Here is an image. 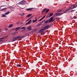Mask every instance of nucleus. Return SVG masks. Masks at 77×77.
<instances>
[{
  "mask_svg": "<svg viewBox=\"0 0 77 77\" xmlns=\"http://www.w3.org/2000/svg\"><path fill=\"white\" fill-rule=\"evenodd\" d=\"M24 38V36H22L20 37V36H18L15 37L14 38L12 39V41H16L17 39H18V38H20V39H22Z\"/></svg>",
  "mask_w": 77,
  "mask_h": 77,
  "instance_id": "f257e3e1",
  "label": "nucleus"
},
{
  "mask_svg": "<svg viewBox=\"0 0 77 77\" xmlns=\"http://www.w3.org/2000/svg\"><path fill=\"white\" fill-rule=\"evenodd\" d=\"M72 6L74 7H73L72 8H71V7H69L68 9H67V11H70L71 9H74V8H77V5H76V4H75L73 5H72Z\"/></svg>",
  "mask_w": 77,
  "mask_h": 77,
  "instance_id": "f03ea898",
  "label": "nucleus"
},
{
  "mask_svg": "<svg viewBox=\"0 0 77 77\" xmlns=\"http://www.w3.org/2000/svg\"><path fill=\"white\" fill-rule=\"evenodd\" d=\"M25 3H26V1L23 0L20 2L19 3H18V5H24Z\"/></svg>",
  "mask_w": 77,
  "mask_h": 77,
  "instance_id": "7ed1b4c3",
  "label": "nucleus"
},
{
  "mask_svg": "<svg viewBox=\"0 0 77 77\" xmlns=\"http://www.w3.org/2000/svg\"><path fill=\"white\" fill-rule=\"evenodd\" d=\"M50 27V26L48 25L46 26H45L44 27H43V30H45L46 29H48Z\"/></svg>",
  "mask_w": 77,
  "mask_h": 77,
  "instance_id": "20e7f679",
  "label": "nucleus"
},
{
  "mask_svg": "<svg viewBox=\"0 0 77 77\" xmlns=\"http://www.w3.org/2000/svg\"><path fill=\"white\" fill-rule=\"evenodd\" d=\"M63 14V13H57L56 14V15L57 16H59V15H62Z\"/></svg>",
  "mask_w": 77,
  "mask_h": 77,
  "instance_id": "39448f33",
  "label": "nucleus"
},
{
  "mask_svg": "<svg viewBox=\"0 0 77 77\" xmlns=\"http://www.w3.org/2000/svg\"><path fill=\"white\" fill-rule=\"evenodd\" d=\"M27 29H28V30H32V26H29L27 28Z\"/></svg>",
  "mask_w": 77,
  "mask_h": 77,
  "instance_id": "423d86ee",
  "label": "nucleus"
},
{
  "mask_svg": "<svg viewBox=\"0 0 77 77\" xmlns=\"http://www.w3.org/2000/svg\"><path fill=\"white\" fill-rule=\"evenodd\" d=\"M32 22V20H30L27 23H26V25H27V24H30Z\"/></svg>",
  "mask_w": 77,
  "mask_h": 77,
  "instance_id": "0eeeda50",
  "label": "nucleus"
},
{
  "mask_svg": "<svg viewBox=\"0 0 77 77\" xmlns=\"http://www.w3.org/2000/svg\"><path fill=\"white\" fill-rule=\"evenodd\" d=\"M53 17H51L50 18V20H49V22H50L51 21H53Z\"/></svg>",
  "mask_w": 77,
  "mask_h": 77,
  "instance_id": "6e6552de",
  "label": "nucleus"
},
{
  "mask_svg": "<svg viewBox=\"0 0 77 77\" xmlns=\"http://www.w3.org/2000/svg\"><path fill=\"white\" fill-rule=\"evenodd\" d=\"M44 28H43L42 29H41L38 32L39 33H41L42 32H44Z\"/></svg>",
  "mask_w": 77,
  "mask_h": 77,
  "instance_id": "1a4fd4ad",
  "label": "nucleus"
},
{
  "mask_svg": "<svg viewBox=\"0 0 77 77\" xmlns=\"http://www.w3.org/2000/svg\"><path fill=\"white\" fill-rule=\"evenodd\" d=\"M32 9H33V8H27L26 10L27 11H31V10H32Z\"/></svg>",
  "mask_w": 77,
  "mask_h": 77,
  "instance_id": "9d476101",
  "label": "nucleus"
},
{
  "mask_svg": "<svg viewBox=\"0 0 77 77\" xmlns=\"http://www.w3.org/2000/svg\"><path fill=\"white\" fill-rule=\"evenodd\" d=\"M49 14L50 15H49V17H51V16H53V13H50V14H48V15Z\"/></svg>",
  "mask_w": 77,
  "mask_h": 77,
  "instance_id": "9b49d317",
  "label": "nucleus"
},
{
  "mask_svg": "<svg viewBox=\"0 0 77 77\" xmlns=\"http://www.w3.org/2000/svg\"><path fill=\"white\" fill-rule=\"evenodd\" d=\"M2 17H6V15L5 14H3L1 16Z\"/></svg>",
  "mask_w": 77,
  "mask_h": 77,
  "instance_id": "f8f14e48",
  "label": "nucleus"
},
{
  "mask_svg": "<svg viewBox=\"0 0 77 77\" xmlns=\"http://www.w3.org/2000/svg\"><path fill=\"white\" fill-rule=\"evenodd\" d=\"M13 26V24H10L9 25L8 27H9V28H11V27H12Z\"/></svg>",
  "mask_w": 77,
  "mask_h": 77,
  "instance_id": "ddd939ff",
  "label": "nucleus"
},
{
  "mask_svg": "<svg viewBox=\"0 0 77 77\" xmlns=\"http://www.w3.org/2000/svg\"><path fill=\"white\" fill-rule=\"evenodd\" d=\"M49 20H47L45 22V24H47V23H49Z\"/></svg>",
  "mask_w": 77,
  "mask_h": 77,
  "instance_id": "4468645a",
  "label": "nucleus"
},
{
  "mask_svg": "<svg viewBox=\"0 0 77 77\" xmlns=\"http://www.w3.org/2000/svg\"><path fill=\"white\" fill-rule=\"evenodd\" d=\"M7 9V8H3L2 9H1V11H5V9Z\"/></svg>",
  "mask_w": 77,
  "mask_h": 77,
  "instance_id": "2eb2a0df",
  "label": "nucleus"
},
{
  "mask_svg": "<svg viewBox=\"0 0 77 77\" xmlns=\"http://www.w3.org/2000/svg\"><path fill=\"white\" fill-rule=\"evenodd\" d=\"M46 9H47V8H45L44 10H43L42 14H43V13L44 12H45V11H46Z\"/></svg>",
  "mask_w": 77,
  "mask_h": 77,
  "instance_id": "dca6fc26",
  "label": "nucleus"
},
{
  "mask_svg": "<svg viewBox=\"0 0 77 77\" xmlns=\"http://www.w3.org/2000/svg\"><path fill=\"white\" fill-rule=\"evenodd\" d=\"M37 20L36 19V20H32V23H35V22H36L37 21Z\"/></svg>",
  "mask_w": 77,
  "mask_h": 77,
  "instance_id": "f3484780",
  "label": "nucleus"
},
{
  "mask_svg": "<svg viewBox=\"0 0 77 77\" xmlns=\"http://www.w3.org/2000/svg\"><path fill=\"white\" fill-rule=\"evenodd\" d=\"M20 28V27H18L16 28V30H18Z\"/></svg>",
  "mask_w": 77,
  "mask_h": 77,
  "instance_id": "a211bd4d",
  "label": "nucleus"
},
{
  "mask_svg": "<svg viewBox=\"0 0 77 77\" xmlns=\"http://www.w3.org/2000/svg\"><path fill=\"white\" fill-rule=\"evenodd\" d=\"M9 13V11H7L6 13H5V15H8V14Z\"/></svg>",
  "mask_w": 77,
  "mask_h": 77,
  "instance_id": "6ab92c4d",
  "label": "nucleus"
},
{
  "mask_svg": "<svg viewBox=\"0 0 77 77\" xmlns=\"http://www.w3.org/2000/svg\"><path fill=\"white\" fill-rule=\"evenodd\" d=\"M48 11H49V9L47 10L45 12L46 14H47V13H48Z\"/></svg>",
  "mask_w": 77,
  "mask_h": 77,
  "instance_id": "aec40b11",
  "label": "nucleus"
},
{
  "mask_svg": "<svg viewBox=\"0 0 77 77\" xmlns=\"http://www.w3.org/2000/svg\"><path fill=\"white\" fill-rule=\"evenodd\" d=\"M25 28V27H23L21 29H24V30H26Z\"/></svg>",
  "mask_w": 77,
  "mask_h": 77,
  "instance_id": "412c9836",
  "label": "nucleus"
},
{
  "mask_svg": "<svg viewBox=\"0 0 77 77\" xmlns=\"http://www.w3.org/2000/svg\"><path fill=\"white\" fill-rule=\"evenodd\" d=\"M32 14H29L27 16V17H30V16H31V15H32Z\"/></svg>",
  "mask_w": 77,
  "mask_h": 77,
  "instance_id": "4be33fe9",
  "label": "nucleus"
},
{
  "mask_svg": "<svg viewBox=\"0 0 77 77\" xmlns=\"http://www.w3.org/2000/svg\"><path fill=\"white\" fill-rule=\"evenodd\" d=\"M61 11H62V10H58L57 11V12H61Z\"/></svg>",
  "mask_w": 77,
  "mask_h": 77,
  "instance_id": "5701e85b",
  "label": "nucleus"
},
{
  "mask_svg": "<svg viewBox=\"0 0 77 77\" xmlns=\"http://www.w3.org/2000/svg\"><path fill=\"white\" fill-rule=\"evenodd\" d=\"M3 42V40H0V44H2V42Z\"/></svg>",
  "mask_w": 77,
  "mask_h": 77,
  "instance_id": "b1692460",
  "label": "nucleus"
},
{
  "mask_svg": "<svg viewBox=\"0 0 77 77\" xmlns=\"http://www.w3.org/2000/svg\"><path fill=\"white\" fill-rule=\"evenodd\" d=\"M24 13H21V15L22 16H23V15H24Z\"/></svg>",
  "mask_w": 77,
  "mask_h": 77,
  "instance_id": "393cba45",
  "label": "nucleus"
},
{
  "mask_svg": "<svg viewBox=\"0 0 77 77\" xmlns=\"http://www.w3.org/2000/svg\"><path fill=\"white\" fill-rule=\"evenodd\" d=\"M17 66H19V67H20L21 66V65L20 64H18L17 65Z\"/></svg>",
  "mask_w": 77,
  "mask_h": 77,
  "instance_id": "a878e982",
  "label": "nucleus"
},
{
  "mask_svg": "<svg viewBox=\"0 0 77 77\" xmlns=\"http://www.w3.org/2000/svg\"><path fill=\"white\" fill-rule=\"evenodd\" d=\"M74 11H75V10H72L71 11H70V12H74Z\"/></svg>",
  "mask_w": 77,
  "mask_h": 77,
  "instance_id": "bb28decb",
  "label": "nucleus"
},
{
  "mask_svg": "<svg viewBox=\"0 0 77 77\" xmlns=\"http://www.w3.org/2000/svg\"><path fill=\"white\" fill-rule=\"evenodd\" d=\"M5 39V38H4V37L0 38V39Z\"/></svg>",
  "mask_w": 77,
  "mask_h": 77,
  "instance_id": "cd10ccee",
  "label": "nucleus"
},
{
  "mask_svg": "<svg viewBox=\"0 0 77 77\" xmlns=\"http://www.w3.org/2000/svg\"><path fill=\"white\" fill-rule=\"evenodd\" d=\"M43 19H42V18L40 20H39V21H41Z\"/></svg>",
  "mask_w": 77,
  "mask_h": 77,
  "instance_id": "c85d7f7f",
  "label": "nucleus"
},
{
  "mask_svg": "<svg viewBox=\"0 0 77 77\" xmlns=\"http://www.w3.org/2000/svg\"><path fill=\"white\" fill-rule=\"evenodd\" d=\"M7 37H8V36H6L4 37V39H5V38H7Z\"/></svg>",
  "mask_w": 77,
  "mask_h": 77,
  "instance_id": "c756f323",
  "label": "nucleus"
},
{
  "mask_svg": "<svg viewBox=\"0 0 77 77\" xmlns=\"http://www.w3.org/2000/svg\"><path fill=\"white\" fill-rule=\"evenodd\" d=\"M45 17V16H44V17L42 18V19H44V18Z\"/></svg>",
  "mask_w": 77,
  "mask_h": 77,
  "instance_id": "7c9ffc66",
  "label": "nucleus"
},
{
  "mask_svg": "<svg viewBox=\"0 0 77 77\" xmlns=\"http://www.w3.org/2000/svg\"><path fill=\"white\" fill-rule=\"evenodd\" d=\"M5 30H8V29L7 28H6V29H5Z\"/></svg>",
  "mask_w": 77,
  "mask_h": 77,
  "instance_id": "2f4dec72",
  "label": "nucleus"
},
{
  "mask_svg": "<svg viewBox=\"0 0 77 77\" xmlns=\"http://www.w3.org/2000/svg\"><path fill=\"white\" fill-rule=\"evenodd\" d=\"M18 23H19V22H18L17 23V24H18Z\"/></svg>",
  "mask_w": 77,
  "mask_h": 77,
  "instance_id": "473e14b6",
  "label": "nucleus"
},
{
  "mask_svg": "<svg viewBox=\"0 0 77 77\" xmlns=\"http://www.w3.org/2000/svg\"><path fill=\"white\" fill-rule=\"evenodd\" d=\"M24 30H24H24H22V32H23V31H24Z\"/></svg>",
  "mask_w": 77,
  "mask_h": 77,
  "instance_id": "72a5a7b5",
  "label": "nucleus"
},
{
  "mask_svg": "<svg viewBox=\"0 0 77 77\" xmlns=\"http://www.w3.org/2000/svg\"><path fill=\"white\" fill-rule=\"evenodd\" d=\"M1 32V30H0V32Z\"/></svg>",
  "mask_w": 77,
  "mask_h": 77,
  "instance_id": "f704fd0d",
  "label": "nucleus"
},
{
  "mask_svg": "<svg viewBox=\"0 0 77 77\" xmlns=\"http://www.w3.org/2000/svg\"><path fill=\"white\" fill-rule=\"evenodd\" d=\"M31 17L30 18V19H30V18H31V17Z\"/></svg>",
  "mask_w": 77,
  "mask_h": 77,
  "instance_id": "c9c22d12",
  "label": "nucleus"
},
{
  "mask_svg": "<svg viewBox=\"0 0 77 77\" xmlns=\"http://www.w3.org/2000/svg\"><path fill=\"white\" fill-rule=\"evenodd\" d=\"M47 16H48V15H47L46 17H47Z\"/></svg>",
  "mask_w": 77,
  "mask_h": 77,
  "instance_id": "e433bc0d",
  "label": "nucleus"
},
{
  "mask_svg": "<svg viewBox=\"0 0 77 77\" xmlns=\"http://www.w3.org/2000/svg\"><path fill=\"white\" fill-rule=\"evenodd\" d=\"M35 19H36V18Z\"/></svg>",
  "mask_w": 77,
  "mask_h": 77,
  "instance_id": "4c0bfd02",
  "label": "nucleus"
}]
</instances>
